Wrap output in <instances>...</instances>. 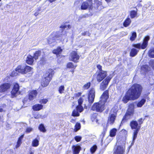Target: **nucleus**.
<instances>
[{"instance_id": "obj_1", "label": "nucleus", "mask_w": 154, "mask_h": 154, "mask_svg": "<svg viewBox=\"0 0 154 154\" xmlns=\"http://www.w3.org/2000/svg\"><path fill=\"white\" fill-rule=\"evenodd\" d=\"M143 89L142 86L138 84H134L127 91L123 97L122 101L125 103L129 100H134L140 96Z\"/></svg>"}, {"instance_id": "obj_2", "label": "nucleus", "mask_w": 154, "mask_h": 154, "mask_svg": "<svg viewBox=\"0 0 154 154\" xmlns=\"http://www.w3.org/2000/svg\"><path fill=\"white\" fill-rule=\"evenodd\" d=\"M108 97V91L106 90L101 96L100 100L99 102L94 104L92 107V109L97 112H102L104 109V104Z\"/></svg>"}, {"instance_id": "obj_3", "label": "nucleus", "mask_w": 154, "mask_h": 154, "mask_svg": "<svg viewBox=\"0 0 154 154\" xmlns=\"http://www.w3.org/2000/svg\"><path fill=\"white\" fill-rule=\"evenodd\" d=\"M60 27L62 29H63L61 30V32H59V33L57 32L54 33L50 36L48 40V44H51L54 42V40L52 41L54 36H55L56 38L61 37V40H64L66 38V32L65 30V29L66 28L70 29L71 28V26L69 25H62Z\"/></svg>"}, {"instance_id": "obj_4", "label": "nucleus", "mask_w": 154, "mask_h": 154, "mask_svg": "<svg viewBox=\"0 0 154 154\" xmlns=\"http://www.w3.org/2000/svg\"><path fill=\"white\" fill-rule=\"evenodd\" d=\"M121 138V140L119 141V144L116 145L115 146L113 154H125L126 137H123Z\"/></svg>"}, {"instance_id": "obj_5", "label": "nucleus", "mask_w": 154, "mask_h": 154, "mask_svg": "<svg viewBox=\"0 0 154 154\" xmlns=\"http://www.w3.org/2000/svg\"><path fill=\"white\" fill-rule=\"evenodd\" d=\"M54 74V72L52 69H48L42 81V86L45 87L48 85Z\"/></svg>"}, {"instance_id": "obj_6", "label": "nucleus", "mask_w": 154, "mask_h": 154, "mask_svg": "<svg viewBox=\"0 0 154 154\" xmlns=\"http://www.w3.org/2000/svg\"><path fill=\"white\" fill-rule=\"evenodd\" d=\"M117 111L118 110L115 108L112 109L108 118V123L112 125L114 123L116 117Z\"/></svg>"}, {"instance_id": "obj_7", "label": "nucleus", "mask_w": 154, "mask_h": 154, "mask_svg": "<svg viewBox=\"0 0 154 154\" xmlns=\"http://www.w3.org/2000/svg\"><path fill=\"white\" fill-rule=\"evenodd\" d=\"M32 68L28 66L26 67L19 66L16 68V71L22 74H25L31 71Z\"/></svg>"}, {"instance_id": "obj_8", "label": "nucleus", "mask_w": 154, "mask_h": 154, "mask_svg": "<svg viewBox=\"0 0 154 154\" xmlns=\"http://www.w3.org/2000/svg\"><path fill=\"white\" fill-rule=\"evenodd\" d=\"M134 112V107L133 105H130L127 111V112L124 117L125 119H129L131 116H133Z\"/></svg>"}, {"instance_id": "obj_9", "label": "nucleus", "mask_w": 154, "mask_h": 154, "mask_svg": "<svg viewBox=\"0 0 154 154\" xmlns=\"http://www.w3.org/2000/svg\"><path fill=\"white\" fill-rule=\"evenodd\" d=\"M111 79V77L108 76L103 81L100 85V89L101 90L103 91L106 88Z\"/></svg>"}, {"instance_id": "obj_10", "label": "nucleus", "mask_w": 154, "mask_h": 154, "mask_svg": "<svg viewBox=\"0 0 154 154\" xmlns=\"http://www.w3.org/2000/svg\"><path fill=\"white\" fill-rule=\"evenodd\" d=\"M107 75L106 72L104 71L98 72L97 74V81L100 82Z\"/></svg>"}, {"instance_id": "obj_11", "label": "nucleus", "mask_w": 154, "mask_h": 154, "mask_svg": "<svg viewBox=\"0 0 154 154\" xmlns=\"http://www.w3.org/2000/svg\"><path fill=\"white\" fill-rule=\"evenodd\" d=\"M80 56L75 51H73L71 52L70 55L69 59L70 60L77 62L79 59Z\"/></svg>"}, {"instance_id": "obj_12", "label": "nucleus", "mask_w": 154, "mask_h": 154, "mask_svg": "<svg viewBox=\"0 0 154 154\" xmlns=\"http://www.w3.org/2000/svg\"><path fill=\"white\" fill-rule=\"evenodd\" d=\"M94 97L95 90L92 88L91 90L88 95V101L90 103H92L94 102Z\"/></svg>"}, {"instance_id": "obj_13", "label": "nucleus", "mask_w": 154, "mask_h": 154, "mask_svg": "<svg viewBox=\"0 0 154 154\" xmlns=\"http://www.w3.org/2000/svg\"><path fill=\"white\" fill-rule=\"evenodd\" d=\"M19 89V86L17 84H15L11 92L12 97L16 96L20 94V92L18 91Z\"/></svg>"}, {"instance_id": "obj_14", "label": "nucleus", "mask_w": 154, "mask_h": 154, "mask_svg": "<svg viewBox=\"0 0 154 154\" xmlns=\"http://www.w3.org/2000/svg\"><path fill=\"white\" fill-rule=\"evenodd\" d=\"M92 6V2H89L88 3V2H83L82 4L81 9L82 10H85L88 8H91Z\"/></svg>"}, {"instance_id": "obj_15", "label": "nucleus", "mask_w": 154, "mask_h": 154, "mask_svg": "<svg viewBox=\"0 0 154 154\" xmlns=\"http://www.w3.org/2000/svg\"><path fill=\"white\" fill-rule=\"evenodd\" d=\"M84 99L82 97H80L78 100L79 105L77 106V109L80 112H82L84 110L83 107L81 106Z\"/></svg>"}, {"instance_id": "obj_16", "label": "nucleus", "mask_w": 154, "mask_h": 154, "mask_svg": "<svg viewBox=\"0 0 154 154\" xmlns=\"http://www.w3.org/2000/svg\"><path fill=\"white\" fill-rule=\"evenodd\" d=\"M10 85L8 83H5L0 86V92H2L6 91L10 88Z\"/></svg>"}, {"instance_id": "obj_17", "label": "nucleus", "mask_w": 154, "mask_h": 154, "mask_svg": "<svg viewBox=\"0 0 154 154\" xmlns=\"http://www.w3.org/2000/svg\"><path fill=\"white\" fill-rule=\"evenodd\" d=\"M130 125L132 129H137L138 128L140 129V126L138 125L137 122L135 121H132L131 122Z\"/></svg>"}, {"instance_id": "obj_18", "label": "nucleus", "mask_w": 154, "mask_h": 154, "mask_svg": "<svg viewBox=\"0 0 154 154\" xmlns=\"http://www.w3.org/2000/svg\"><path fill=\"white\" fill-rule=\"evenodd\" d=\"M73 154H78L81 149V147L79 145H73L72 147Z\"/></svg>"}, {"instance_id": "obj_19", "label": "nucleus", "mask_w": 154, "mask_h": 154, "mask_svg": "<svg viewBox=\"0 0 154 154\" xmlns=\"http://www.w3.org/2000/svg\"><path fill=\"white\" fill-rule=\"evenodd\" d=\"M37 94L36 90H33L30 91L29 93V98L30 100H32L34 99Z\"/></svg>"}, {"instance_id": "obj_20", "label": "nucleus", "mask_w": 154, "mask_h": 154, "mask_svg": "<svg viewBox=\"0 0 154 154\" xmlns=\"http://www.w3.org/2000/svg\"><path fill=\"white\" fill-rule=\"evenodd\" d=\"M151 68L147 65H143L141 67V70L142 73H144L150 70Z\"/></svg>"}, {"instance_id": "obj_21", "label": "nucleus", "mask_w": 154, "mask_h": 154, "mask_svg": "<svg viewBox=\"0 0 154 154\" xmlns=\"http://www.w3.org/2000/svg\"><path fill=\"white\" fill-rule=\"evenodd\" d=\"M149 36H147L145 37L143 43L142 49H144L146 47L147 45L148 41L149 40Z\"/></svg>"}, {"instance_id": "obj_22", "label": "nucleus", "mask_w": 154, "mask_h": 154, "mask_svg": "<svg viewBox=\"0 0 154 154\" xmlns=\"http://www.w3.org/2000/svg\"><path fill=\"white\" fill-rule=\"evenodd\" d=\"M43 107V105L39 104H37L34 105L32 106V109L34 111H38L42 109Z\"/></svg>"}, {"instance_id": "obj_23", "label": "nucleus", "mask_w": 154, "mask_h": 154, "mask_svg": "<svg viewBox=\"0 0 154 154\" xmlns=\"http://www.w3.org/2000/svg\"><path fill=\"white\" fill-rule=\"evenodd\" d=\"M139 130V128H138V129H135L134 130L133 135V140L131 144V145H132L134 144L135 139L137 137V134Z\"/></svg>"}, {"instance_id": "obj_24", "label": "nucleus", "mask_w": 154, "mask_h": 154, "mask_svg": "<svg viewBox=\"0 0 154 154\" xmlns=\"http://www.w3.org/2000/svg\"><path fill=\"white\" fill-rule=\"evenodd\" d=\"M131 23V20L128 17L125 20L123 23V26L125 27L129 26Z\"/></svg>"}, {"instance_id": "obj_25", "label": "nucleus", "mask_w": 154, "mask_h": 154, "mask_svg": "<svg viewBox=\"0 0 154 154\" xmlns=\"http://www.w3.org/2000/svg\"><path fill=\"white\" fill-rule=\"evenodd\" d=\"M137 10L136 11H132L130 12V16L131 18L132 19L134 18L135 17H137Z\"/></svg>"}, {"instance_id": "obj_26", "label": "nucleus", "mask_w": 154, "mask_h": 154, "mask_svg": "<svg viewBox=\"0 0 154 154\" xmlns=\"http://www.w3.org/2000/svg\"><path fill=\"white\" fill-rule=\"evenodd\" d=\"M138 51L139 50L135 48H132L130 53V55L131 57H134L137 54Z\"/></svg>"}, {"instance_id": "obj_27", "label": "nucleus", "mask_w": 154, "mask_h": 154, "mask_svg": "<svg viewBox=\"0 0 154 154\" xmlns=\"http://www.w3.org/2000/svg\"><path fill=\"white\" fill-rule=\"evenodd\" d=\"M33 59L31 55H29L27 57L26 60V63L29 64H32L33 62Z\"/></svg>"}, {"instance_id": "obj_28", "label": "nucleus", "mask_w": 154, "mask_h": 154, "mask_svg": "<svg viewBox=\"0 0 154 154\" xmlns=\"http://www.w3.org/2000/svg\"><path fill=\"white\" fill-rule=\"evenodd\" d=\"M24 137V135H23L20 136L18 139V140L17 142V144L16 146V148H18L21 145L22 143V140Z\"/></svg>"}, {"instance_id": "obj_29", "label": "nucleus", "mask_w": 154, "mask_h": 154, "mask_svg": "<svg viewBox=\"0 0 154 154\" xmlns=\"http://www.w3.org/2000/svg\"><path fill=\"white\" fill-rule=\"evenodd\" d=\"M117 129L114 128L111 129L110 131V136L111 137H114L115 136L116 134V132Z\"/></svg>"}, {"instance_id": "obj_30", "label": "nucleus", "mask_w": 154, "mask_h": 154, "mask_svg": "<svg viewBox=\"0 0 154 154\" xmlns=\"http://www.w3.org/2000/svg\"><path fill=\"white\" fill-rule=\"evenodd\" d=\"M62 51V49L60 47L57 48L56 49L54 50L53 51V53L54 54H56V55L59 54L61 53Z\"/></svg>"}, {"instance_id": "obj_31", "label": "nucleus", "mask_w": 154, "mask_h": 154, "mask_svg": "<svg viewBox=\"0 0 154 154\" xmlns=\"http://www.w3.org/2000/svg\"><path fill=\"white\" fill-rule=\"evenodd\" d=\"M146 101V100L145 99H142L137 104V106L138 107H141L145 103Z\"/></svg>"}, {"instance_id": "obj_32", "label": "nucleus", "mask_w": 154, "mask_h": 154, "mask_svg": "<svg viewBox=\"0 0 154 154\" xmlns=\"http://www.w3.org/2000/svg\"><path fill=\"white\" fill-rule=\"evenodd\" d=\"M41 51H37L34 54L33 58L35 59L36 60L38 59V57L41 54Z\"/></svg>"}, {"instance_id": "obj_33", "label": "nucleus", "mask_w": 154, "mask_h": 154, "mask_svg": "<svg viewBox=\"0 0 154 154\" xmlns=\"http://www.w3.org/2000/svg\"><path fill=\"white\" fill-rule=\"evenodd\" d=\"M65 90L64 86V85H61L59 87L58 91L60 94H63L64 93Z\"/></svg>"}, {"instance_id": "obj_34", "label": "nucleus", "mask_w": 154, "mask_h": 154, "mask_svg": "<svg viewBox=\"0 0 154 154\" xmlns=\"http://www.w3.org/2000/svg\"><path fill=\"white\" fill-rule=\"evenodd\" d=\"M79 112H80L77 109V107L75 109H74L72 112V115L74 116H79Z\"/></svg>"}, {"instance_id": "obj_35", "label": "nucleus", "mask_w": 154, "mask_h": 154, "mask_svg": "<svg viewBox=\"0 0 154 154\" xmlns=\"http://www.w3.org/2000/svg\"><path fill=\"white\" fill-rule=\"evenodd\" d=\"M149 56L151 58H154V48L151 49L149 51Z\"/></svg>"}, {"instance_id": "obj_36", "label": "nucleus", "mask_w": 154, "mask_h": 154, "mask_svg": "<svg viewBox=\"0 0 154 154\" xmlns=\"http://www.w3.org/2000/svg\"><path fill=\"white\" fill-rule=\"evenodd\" d=\"M39 144L38 140L35 139L33 140L32 143V145L33 146L36 147L38 146Z\"/></svg>"}, {"instance_id": "obj_37", "label": "nucleus", "mask_w": 154, "mask_h": 154, "mask_svg": "<svg viewBox=\"0 0 154 154\" xmlns=\"http://www.w3.org/2000/svg\"><path fill=\"white\" fill-rule=\"evenodd\" d=\"M137 36L136 33L135 32H133L132 33L131 36L130 38V40L131 41H134Z\"/></svg>"}, {"instance_id": "obj_38", "label": "nucleus", "mask_w": 154, "mask_h": 154, "mask_svg": "<svg viewBox=\"0 0 154 154\" xmlns=\"http://www.w3.org/2000/svg\"><path fill=\"white\" fill-rule=\"evenodd\" d=\"M97 116V114L96 113L93 114L91 116V119L93 122L96 121L97 122L98 121L97 119H96Z\"/></svg>"}, {"instance_id": "obj_39", "label": "nucleus", "mask_w": 154, "mask_h": 154, "mask_svg": "<svg viewBox=\"0 0 154 154\" xmlns=\"http://www.w3.org/2000/svg\"><path fill=\"white\" fill-rule=\"evenodd\" d=\"M39 129L41 131L43 132H45L46 131L45 127L44 125L42 124H41L39 126Z\"/></svg>"}, {"instance_id": "obj_40", "label": "nucleus", "mask_w": 154, "mask_h": 154, "mask_svg": "<svg viewBox=\"0 0 154 154\" xmlns=\"http://www.w3.org/2000/svg\"><path fill=\"white\" fill-rule=\"evenodd\" d=\"M76 66H74L72 63L71 62L68 63L67 65V67L68 68L75 69Z\"/></svg>"}, {"instance_id": "obj_41", "label": "nucleus", "mask_w": 154, "mask_h": 154, "mask_svg": "<svg viewBox=\"0 0 154 154\" xmlns=\"http://www.w3.org/2000/svg\"><path fill=\"white\" fill-rule=\"evenodd\" d=\"M81 127L80 124L79 123H77L75 126V132L79 130Z\"/></svg>"}, {"instance_id": "obj_42", "label": "nucleus", "mask_w": 154, "mask_h": 154, "mask_svg": "<svg viewBox=\"0 0 154 154\" xmlns=\"http://www.w3.org/2000/svg\"><path fill=\"white\" fill-rule=\"evenodd\" d=\"M143 45V43H139L136 44H134L133 45V46L135 48H137L140 49V48H142V46Z\"/></svg>"}, {"instance_id": "obj_43", "label": "nucleus", "mask_w": 154, "mask_h": 154, "mask_svg": "<svg viewBox=\"0 0 154 154\" xmlns=\"http://www.w3.org/2000/svg\"><path fill=\"white\" fill-rule=\"evenodd\" d=\"M97 146L96 145H94L90 149L91 152L92 153H94L96 150Z\"/></svg>"}, {"instance_id": "obj_44", "label": "nucleus", "mask_w": 154, "mask_h": 154, "mask_svg": "<svg viewBox=\"0 0 154 154\" xmlns=\"http://www.w3.org/2000/svg\"><path fill=\"white\" fill-rule=\"evenodd\" d=\"M17 72L19 73L18 71H16V69H15V71H13L11 74L10 75L11 76L14 77L15 76H16L17 75L18 73Z\"/></svg>"}, {"instance_id": "obj_45", "label": "nucleus", "mask_w": 154, "mask_h": 154, "mask_svg": "<svg viewBox=\"0 0 154 154\" xmlns=\"http://www.w3.org/2000/svg\"><path fill=\"white\" fill-rule=\"evenodd\" d=\"M149 63L150 66H151L152 69L154 70V60H150Z\"/></svg>"}, {"instance_id": "obj_46", "label": "nucleus", "mask_w": 154, "mask_h": 154, "mask_svg": "<svg viewBox=\"0 0 154 154\" xmlns=\"http://www.w3.org/2000/svg\"><path fill=\"white\" fill-rule=\"evenodd\" d=\"M33 129L32 128L29 127H27L25 132L28 133L33 131Z\"/></svg>"}, {"instance_id": "obj_47", "label": "nucleus", "mask_w": 154, "mask_h": 154, "mask_svg": "<svg viewBox=\"0 0 154 154\" xmlns=\"http://www.w3.org/2000/svg\"><path fill=\"white\" fill-rule=\"evenodd\" d=\"M91 83L88 82L84 85L83 88L84 89H88L90 86Z\"/></svg>"}, {"instance_id": "obj_48", "label": "nucleus", "mask_w": 154, "mask_h": 154, "mask_svg": "<svg viewBox=\"0 0 154 154\" xmlns=\"http://www.w3.org/2000/svg\"><path fill=\"white\" fill-rule=\"evenodd\" d=\"M48 102V100L46 99H43L41 100L39 102L41 103L45 104Z\"/></svg>"}, {"instance_id": "obj_49", "label": "nucleus", "mask_w": 154, "mask_h": 154, "mask_svg": "<svg viewBox=\"0 0 154 154\" xmlns=\"http://www.w3.org/2000/svg\"><path fill=\"white\" fill-rule=\"evenodd\" d=\"M75 140L77 142L80 141L81 139V137L79 136H76L75 137Z\"/></svg>"}, {"instance_id": "obj_50", "label": "nucleus", "mask_w": 154, "mask_h": 154, "mask_svg": "<svg viewBox=\"0 0 154 154\" xmlns=\"http://www.w3.org/2000/svg\"><path fill=\"white\" fill-rule=\"evenodd\" d=\"M40 10V8H38V10L34 14V15L35 16H37L38 14H39V12Z\"/></svg>"}, {"instance_id": "obj_51", "label": "nucleus", "mask_w": 154, "mask_h": 154, "mask_svg": "<svg viewBox=\"0 0 154 154\" xmlns=\"http://www.w3.org/2000/svg\"><path fill=\"white\" fill-rule=\"evenodd\" d=\"M41 117V115L40 114H38L37 115H34V118L35 119H38Z\"/></svg>"}, {"instance_id": "obj_52", "label": "nucleus", "mask_w": 154, "mask_h": 154, "mask_svg": "<svg viewBox=\"0 0 154 154\" xmlns=\"http://www.w3.org/2000/svg\"><path fill=\"white\" fill-rule=\"evenodd\" d=\"M97 68L100 70V72L102 71V66L100 65H97Z\"/></svg>"}, {"instance_id": "obj_53", "label": "nucleus", "mask_w": 154, "mask_h": 154, "mask_svg": "<svg viewBox=\"0 0 154 154\" xmlns=\"http://www.w3.org/2000/svg\"><path fill=\"white\" fill-rule=\"evenodd\" d=\"M143 119L142 118H141L140 119L138 120V122L139 123V125H140L142 124L143 123Z\"/></svg>"}, {"instance_id": "obj_54", "label": "nucleus", "mask_w": 154, "mask_h": 154, "mask_svg": "<svg viewBox=\"0 0 154 154\" xmlns=\"http://www.w3.org/2000/svg\"><path fill=\"white\" fill-rule=\"evenodd\" d=\"M88 34H89V32L87 31H86V32H82V35L85 36V35H87Z\"/></svg>"}, {"instance_id": "obj_55", "label": "nucleus", "mask_w": 154, "mask_h": 154, "mask_svg": "<svg viewBox=\"0 0 154 154\" xmlns=\"http://www.w3.org/2000/svg\"><path fill=\"white\" fill-rule=\"evenodd\" d=\"M70 122L72 123H74L75 122V119H72L70 120Z\"/></svg>"}, {"instance_id": "obj_56", "label": "nucleus", "mask_w": 154, "mask_h": 154, "mask_svg": "<svg viewBox=\"0 0 154 154\" xmlns=\"http://www.w3.org/2000/svg\"><path fill=\"white\" fill-rule=\"evenodd\" d=\"M56 0H49L48 1L50 2V3H52V2H55V1H56Z\"/></svg>"}, {"instance_id": "obj_57", "label": "nucleus", "mask_w": 154, "mask_h": 154, "mask_svg": "<svg viewBox=\"0 0 154 154\" xmlns=\"http://www.w3.org/2000/svg\"><path fill=\"white\" fill-rule=\"evenodd\" d=\"M121 131L122 132H124L125 134L127 132V131L126 130H122Z\"/></svg>"}, {"instance_id": "obj_58", "label": "nucleus", "mask_w": 154, "mask_h": 154, "mask_svg": "<svg viewBox=\"0 0 154 154\" xmlns=\"http://www.w3.org/2000/svg\"><path fill=\"white\" fill-rule=\"evenodd\" d=\"M3 111V109L2 108H0V112H2Z\"/></svg>"}, {"instance_id": "obj_59", "label": "nucleus", "mask_w": 154, "mask_h": 154, "mask_svg": "<svg viewBox=\"0 0 154 154\" xmlns=\"http://www.w3.org/2000/svg\"><path fill=\"white\" fill-rule=\"evenodd\" d=\"M106 2H110V1L111 0H105Z\"/></svg>"}, {"instance_id": "obj_60", "label": "nucleus", "mask_w": 154, "mask_h": 154, "mask_svg": "<svg viewBox=\"0 0 154 154\" xmlns=\"http://www.w3.org/2000/svg\"><path fill=\"white\" fill-rule=\"evenodd\" d=\"M33 153L32 152H31L30 154H33Z\"/></svg>"}, {"instance_id": "obj_61", "label": "nucleus", "mask_w": 154, "mask_h": 154, "mask_svg": "<svg viewBox=\"0 0 154 154\" xmlns=\"http://www.w3.org/2000/svg\"><path fill=\"white\" fill-rule=\"evenodd\" d=\"M72 73H73L74 72V70H72Z\"/></svg>"}, {"instance_id": "obj_62", "label": "nucleus", "mask_w": 154, "mask_h": 154, "mask_svg": "<svg viewBox=\"0 0 154 154\" xmlns=\"http://www.w3.org/2000/svg\"><path fill=\"white\" fill-rule=\"evenodd\" d=\"M1 1V0H0V2Z\"/></svg>"}]
</instances>
